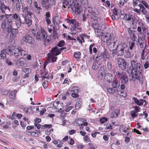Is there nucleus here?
I'll return each mask as SVG.
<instances>
[{
    "instance_id": "nucleus-1",
    "label": "nucleus",
    "mask_w": 149,
    "mask_h": 149,
    "mask_svg": "<svg viewBox=\"0 0 149 149\" xmlns=\"http://www.w3.org/2000/svg\"><path fill=\"white\" fill-rule=\"evenodd\" d=\"M131 65L132 67V70H127V71L129 73L132 74V79L138 80L140 83L142 84L143 82V79L142 74V70L141 65L136 63L135 61L132 60L131 62Z\"/></svg>"
},
{
    "instance_id": "nucleus-2",
    "label": "nucleus",
    "mask_w": 149,
    "mask_h": 149,
    "mask_svg": "<svg viewBox=\"0 0 149 149\" xmlns=\"http://www.w3.org/2000/svg\"><path fill=\"white\" fill-rule=\"evenodd\" d=\"M65 42L63 41L62 40L60 41L56 46L52 49L51 53H48V58L49 59L51 58L52 62L56 61L57 57H56V56L60 54L62 50L66 49L65 47L58 48V47H61L63 46Z\"/></svg>"
},
{
    "instance_id": "nucleus-3",
    "label": "nucleus",
    "mask_w": 149,
    "mask_h": 149,
    "mask_svg": "<svg viewBox=\"0 0 149 149\" xmlns=\"http://www.w3.org/2000/svg\"><path fill=\"white\" fill-rule=\"evenodd\" d=\"M115 51L118 56L124 55L127 58L130 56V53L129 47L125 43H120L117 45L115 48Z\"/></svg>"
},
{
    "instance_id": "nucleus-4",
    "label": "nucleus",
    "mask_w": 149,
    "mask_h": 149,
    "mask_svg": "<svg viewBox=\"0 0 149 149\" xmlns=\"http://www.w3.org/2000/svg\"><path fill=\"white\" fill-rule=\"evenodd\" d=\"M117 37H113L109 33L103 34L101 38V40L104 42L111 47H113L117 41Z\"/></svg>"
},
{
    "instance_id": "nucleus-5",
    "label": "nucleus",
    "mask_w": 149,
    "mask_h": 149,
    "mask_svg": "<svg viewBox=\"0 0 149 149\" xmlns=\"http://www.w3.org/2000/svg\"><path fill=\"white\" fill-rule=\"evenodd\" d=\"M8 53L10 56L14 55L16 58H18V56H24L26 55L28 52L20 47H18L17 48L12 47L9 49Z\"/></svg>"
},
{
    "instance_id": "nucleus-6",
    "label": "nucleus",
    "mask_w": 149,
    "mask_h": 149,
    "mask_svg": "<svg viewBox=\"0 0 149 149\" xmlns=\"http://www.w3.org/2000/svg\"><path fill=\"white\" fill-rule=\"evenodd\" d=\"M66 20L67 23L72 24L73 26L70 29V32L69 33L71 35H75L77 32L81 31V29L79 26V23L74 19H70L67 18Z\"/></svg>"
},
{
    "instance_id": "nucleus-7",
    "label": "nucleus",
    "mask_w": 149,
    "mask_h": 149,
    "mask_svg": "<svg viewBox=\"0 0 149 149\" xmlns=\"http://www.w3.org/2000/svg\"><path fill=\"white\" fill-rule=\"evenodd\" d=\"M100 69L102 70V71L100 72V75L99 76V78L100 80H103V82L104 83L107 82L109 83H110L112 82V81H113V79L115 77H113L112 74L110 73H106L104 75V68H101Z\"/></svg>"
},
{
    "instance_id": "nucleus-8",
    "label": "nucleus",
    "mask_w": 149,
    "mask_h": 149,
    "mask_svg": "<svg viewBox=\"0 0 149 149\" xmlns=\"http://www.w3.org/2000/svg\"><path fill=\"white\" fill-rule=\"evenodd\" d=\"M47 35L44 29L41 27V29L37 32L36 36V39L38 40H42L44 43L46 44L49 43L50 40L47 39Z\"/></svg>"
},
{
    "instance_id": "nucleus-9",
    "label": "nucleus",
    "mask_w": 149,
    "mask_h": 149,
    "mask_svg": "<svg viewBox=\"0 0 149 149\" xmlns=\"http://www.w3.org/2000/svg\"><path fill=\"white\" fill-rule=\"evenodd\" d=\"M113 72L114 74L117 75V77L120 79L122 83H125L127 82L128 78L125 72H119L118 70L116 68L113 69Z\"/></svg>"
},
{
    "instance_id": "nucleus-10",
    "label": "nucleus",
    "mask_w": 149,
    "mask_h": 149,
    "mask_svg": "<svg viewBox=\"0 0 149 149\" xmlns=\"http://www.w3.org/2000/svg\"><path fill=\"white\" fill-rule=\"evenodd\" d=\"M87 9L88 12L93 15L91 18L92 21H99L100 20V18L98 16L99 15V11L97 8L89 7L87 8Z\"/></svg>"
},
{
    "instance_id": "nucleus-11",
    "label": "nucleus",
    "mask_w": 149,
    "mask_h": 149,
    "mask_svg": "<svg viewBox=\"0 0 149 149\" xmlns=\"http://www.w3.org/2000/svg\"><path fill=\"white\" fill-rule=\"evenodd\" d=\"M40 3L43 8L46 10L51 8L56 3L55 0H40Z\"/></svg>"
},
{
    "instance_id": "nucleus-12",
    "label": "nucleus",
    "mask_w": 149,
    "mask_h": 149,
    "mask_svg": "<svg viewBox=\"0 0 149 149\" xmlns=\"http://www.w3.org/2000/svg\"><path fill=\"white\" fill-rule=\"evenodd\" d=\"M69 4L73 6L72 7V10L76 14H79L82 10L81 5L77 2V0H74V1L72 0V3L69 2Z\"/></svg>"
},
{
    "instance_id": "nucleus-13",
    "label": "nucleus",
    "mask_w": 149,
    "mask_h": 149,
    "mask_svg": "<svg viewBox=\"0 0 149 149\" xmlns=\"http://www.w3.org/2000/svg\"><path fill=\"white\" fill-rule=\"evenodd\" d=\"M47 64V62H45L43 65V69L41 70V73L42 74L41 77L42 80H44L45 79H48L49 78H51V79L53 78V77L52 75H50V74L48 73L47 71H46V67Z\"/></svg>"
},
{
    "instance_id": "nucleus-14",
    "label": "nucleus",
    "mask_w": 149,
    "mask_h": 149,
    "mask_svg": "<svg viewBox=\"0 0 149 149\" xmlns=\"http://www.w3.org/2000/svg\"><path fill=\"white\" fill-rule=\"evenodd\" d=\"M31 13H29V14H26L25 16L23 14H19L20 15H21L22 17L24 18V21L29 26H30L32 23V21L31 18Z\"/></svg>"
},
{
    "instance_id": "nucleus-15",
    "label": "nucleus",
    "mask_w": 149,
    "mask_h": 149,
    "mask_svg": "<svg viewBox=\"0 0 149 149\" xmlns=\"http://www.w3.org/2000/svg\"><path fill=\"white\" fill-rule=\"evenodd\" d=\"M12 15L11 14H3L1 15L0 16V20L1 21L3 19L6 20V22L9 25H11L13 24L12 19L10 17V16Z\"/></svg>"
},
{
    "instance_id": "nucleus-16",
    "label": "nucleus",
    "mask_w": 149,
    "mask_h": 149,
    "mask_svg": "<svg viewBox=\"0 0 149 149\" xmlns=\"http://www.w3.org/2000/svg\"><path fill=\"white\" fill-rule=\"evenodd\" d=\"M119 67L123 70H125L126 68V63L125 61L123 58H119L117 59Z\"/></svg>"
},
{
    "instance_id": "nucleus-17",
    "label": "nucleus",
    "mask_w": 149,
    "mask_h": 149,
    "mask_svg": "<svg viewBox=\"0 0 149 149\" xmlns=\"http://www.w3.org/2000/svg\"><path fill=\"white\" fill-rule=\"evenodd\" d=\"M133 100L137 105L139 106L143 105V103H145L143 106L145 107L147 105L148 103V102L145 100L141 99L139 100L136 97H134Z\"/></svg>"
},
{
    "instance_id": "nucleus-18",
    "label": "nucleus",
    "mask_w": 149,
    "mask_h": 149,
    "mask_svg": "<svg viewBox=\"0 0 149 149\" xmlns=\"http://www.w3.org/2000/svg\"><path fill=\"white\" fill-rule=\"evenodd\" d=\"M96 61L94 62L92 67L93 69L95 70L99 68V65L101 64L99 61L102 59V57L100 56L99 55L96 56Z\"/></svg>"
},
{
    "instance_id": "nucleus-19",
    "label": "nucleus",
    "mask_w": 149,
    "mask_h": 149,
    "mask_svg": "<svg viewBox=\"0 0 149 149\" xmlns=\"http://www.w3.org/2000/svg\"><path fill=\"white\" fill-rule=\"evenodd\" d=\"M24 41L26 43L30 44L33 43L35 40L33 38L28 35H27L23 37Z\"/></svg>"
},
{
    "instance_id": "nucleus-20",
    "label": "nucleus",
    "mask_w": 149,
    "mask_h": 149,
    "mask_svg": "<svg viewBox=\"0 0 149 149\" xmlns=\"http://www.w3.org/2000/svg\"><path fill=\"white\" fill-rule=\"evenodd\" d=\"M89 38L90 36H89L84 34H81L79 37H77V39L79 42L81 44L83 42H84V39H89Z\"/></svg>"
},
{
    "instance_id": "nucleus-21",
    "label": "nucleus",
    "mask_w": 149,
    "mask_h": 149,
    "mask_svg": "<svg viewBox=\"0 0 149 149\" xmlns=\"http://www.w3.org/2000/svg\"><path fill=\"white\" fill-rule=\"evenodd\" d=\"M128 33L129 35L130 38L133 41H135L137 39L136 35L134 33V31L131 29H129Z\"/></svg>"
},
{
    "instance_id": "nucleus-22",
    "label": "nucleus",
    "mask_w": 149,
    "mask_h": 149,
    "mask_svg": "<svg viewBox=\"0 0 149 149\" xmlns=\"http://www.w3.org/2000/svg\"><path fill=\"white\" fill-rule=\"evenodd\" d=\"M76 123L78 126H80L81 125H84V126H86L88 124V123L86 120L84 119L77 120H76Z\"/></svg>"
},
{
    "instance_id": "nucleus-23",
    "label": "nucleus",
    "mask_w": 149,
    "mask_h": 149,
    "mask_svg": "<svg viewBox=\"0 0 149 149\" xmlns=\"http://www.w3.org/2000/svg\"><path fill=\"white\" fill-rule=\"evenodd\" d=\"M7 9H8L9 11H10V9L8 6H6L3 3L1 4L0 5V13H5V11Z\"/></svg>"
},
{
    "instance_id": "nucleus-24",
    "label": "nucleus",
    "mask_w": 149,
    "mask_h": 149,
    "mask_svg": "<svg viewBox=\"0 0 149 149\" xmlns=\"http://www.w3.org/2000/svg\"><path fill=\"white\" fill-rule=\"evenodd\" d=\"M9 52V49L8 50L6 49H3L1 50L0 54V59H4L6 57V54H8V53Z\"/></svg>"
},
{
    "instance_id": "nucleus-25",
    "label": "nucleus",
    "mask_w": 149,
    "mask_h": 149,
    "mask_svg": "<svg viewBox=\"0 0 149 149\" xmlns=\"http://www.w3.org/2000/svg\"><path fill=\"white\" fill-rule=\"evenodd\" d=\"M100 55V56L103 58L104 59L107 58H108L109 57V54L105 50L101 54H99L98 56Z\"/></svg>"
},
{
    "instance_id": "nucleus-26",
    "label": "nucleus",
    "mask_w": 149,
    "mask_h": 149,
    "mask_svg": "<svg viewBox=\"0 0 149 149\" xmlns=\"http://www.w3.org/2000/svg\"><path fill=\"white\" fill-rule=\"evenodd\" d=\"M111 82H112V85L114 88H117L120 86L119 83L116 77L113 79V81H112Z\"/></svg>"
},
{
    "instance_id": "nucleus-27",
    "label": "nucleus",
    "mask_w": 149,
    "mask_h": 149,
    "mask_svg": "<svg viewBox=\"0 0 149 149\" xmlns=\"http://www.w3.org/2000/svg\"><path fill=\"white\" fill-rule=\"evenodd\" d=\"M24 21H22L21 18H19L15 21V24L17 28H19L21 26L22 24H24Z\"/></svg>"
},
{
    "instance_id": "nucleus-28",
    "label": "nucleus",
    "mask_w": 149,
    "mask_h": 149,
    "mask_svg": "<svg viewBox=\"0 0 149 149\" xmlns=\"http://www.w3.org/2000/svg\"><path fill=\"white\" fill-rule=\"evenodd\" d=\"M143 41V40L141 37H138V40L136 42L137 45H139L141 48H143L144 47Z\"/></svg>"
},
{
    "instance_id": "nucleus-29",
    "label": "nucleus",
    "mask_w": 149,
    "mask_h": 149,
    "mask_svg": "<svg viewBox=\"0 0 149 149\" xmlns=\"http://www.w3.org/2000/svg\"><path fill=\"white\" fill-rule=\"evenodd\" d=\"M94 44H92L89 47V51L90 52V53L91 54H92L93 53V52L94 53H96L97 52V49L96 48L94 47Z\"/></svg>"
},
{
    "instance_id": "nucleus-30",
    "label": "nucleus",
    "mask_w": 149,
    "mask_h": 149,
    "mask_svg": "<svg viewBox=\"0 0 149 149\" xmlns=\"http://www.w3.org/2000/svg\"><path fill=\"white\" fill-rule=\"evenodd\" d=\"M69 89L71 91L77 93L79 92V88L77 86H74L73 84L71 85L70 87L69 88Z\"/></svg>"
},
{
    "instance_id": "nucleus-31",
    "label": "nucleus",
    "mask_w": 149,
    "mask_h": 149,
    "mask_svg": "<svg viewBox=\"0 0 149 149\" xmlns=\"http://www.w3.org/2000/svg\"><path fill=\"white\" fill-rule=\"evenodd\" d=\"M128 130V128L125 127L124 125H121L119 129V131L120 132L124 135L127 132Z\"/></svg>"
},
{
    "instance_id": "nucleus-32",
    "label": "nucleus",
    "mask_w": 149,
    "mask_h": 149,
    "mask_svg": "<svg viewBox=\"0 0 149 149\" xmlns=\"http://www.w3.org/2000/svg\"><path fill=\"white\" fill-rule=\"evenodd\" d=\"M120 110L119 109H116L111 114V117L112 118H115L118 116L119 114Z\"/></svg>"
},
{
    "instance_id": "nucleus-33",
    "label": "nucleus",
    "mask_w": 149,
    "mask_h": 149,
    "mask_svg": "<svg viewBox=\"0 0 149 149\" xmlns=\"http://www.w3.org/2000/svg\"><path fill=\"white\" fill-rule=\"evenodd\" d=\"M82 101V99L80 98H78L76 100L75 105L76 109H78L80 108L81 104Z\"/></svg>"
},
{
    "instance_id": "nucleus-34",
    "label": "nucleus",
    "mask_w": 149,
    "mask_h": 149,
    "mask_svg": "<svg viewBox=\"0 0 149 149\" xmlns=\"http://www.w3.org/2000/svg\"><path fill=\"white\" fill-rule=\"evenodd\" d=\"M8 25L9 24L6 22V20L4 19L3 21L1 26L3 30H6L7 29V28L8 27Z\"/></svg>"
},
{
    "instance_id": "nucleus-35",
    "label": "nucleus",
    "mask_w": 149,
    "mask_h": 149,
    "mask_svg": "<svg viewBox=\"0 0 149 149\" xmlns=\"http://www.w3.org/2000/svg\"><path fill=\"white\" fill-rule=\"evenodd\" d=\"M18 32V30L17 29H13L10 34V36L11 37L14 38H15L16 35Z\"/></svg>"
},
{
    "instance_id": "nucleus-36",
    "label": "nucleus",
    "mask_w": 149,
    "mask_h": 149,
    "mask_svg": "<svg viewBox=\"0 0 149 149\" xmlns=\"http://www.w3.org/2000/svg\"><path fill=\"white\" fill-rule=\"evenodd\" d=\"M132 15H131L126 14L124 15L123 19L127 21H128L131 20L132 19Z\"/></svg>"
},
{
    "instance_id": "nucleus-37",
    "label": "nucleus",
    "mask_w": 149,
    "mask_h": 149,
    "mask_svg": "<svg viewBox=\"0 0 149 149\" xmlns=\"http://www.w3.org/2000/svg\"><path fill=\"white\" fill-rule=\"evenodd\" d=\"M95 31L97 36H102L103 35L102 31V30H101L100 28L95 29Z\"/></svg>"
},
{
    "instance_id": "nucleus-38",
    "label": "nucleus",
    "mask_w": 149,
    "mask_h": 149,
    "mask_svg": "<svg viewBox=\"0 0 149 149\" xmlns=\"http://www.w3.org/2000/svg\"><path fill=\"white\" fill-rule=\"evenodd\" d=\"M16 92V91L14 90V91L11 92L9 95L10 98L13 100L15 99V94Z\"/></svg>"
},
{
    "instance_id": "nucleus-39",
    "label": "nucleus",
    "mask_w": 149,
    "mask_h": 149,
    "mask_svg": "<svg viewBox=\"0 0 149 149\" xmlns=\"http://www.w3.org/2000/svg\"><path fill=\"white\" fill-rule=\"evenodd\" d=\"M92 26L93 29H98L100 28V24L97 23L93 22L92 24Z\"/></svg>"
},
{
    "instance_id": "nucleus-40",
    "label": "nucleus",
    "mask_w": 149,
    "mask_h": 149,
    "mask_svg": "<svg viewBox=\"0 0 149 149\" xmlns=\"http://www.w3.org/2000/svg\"><path fill=\"white\" fill-rule=\"evenodd\" d=\"M73 56L75 58H79L81 57V54L79 52H74Z\"/></svg>"
},
{
    "instance_id": "nucleus-41",
    "label": "nucleus",
    "mask_w": 149,
    "mask_h": 149,
    "mask_svg": "<svg viewBox=\"0 0 149 149\" xmlns=\"http://www.w3.org/2000/svg\"><path fill=\"white\" fill-rule=\"evenodd\" d=\"M107 92L111 94H113L115 93V90L112 88H107Z\"/></svg>"
},
{
    "instance_id": "nucleus-42",
    "label": "nucleus",
    "mask_w": 149,
    "mask_h": 149,
    "mask_svg": "<svg viewBox=\"0 0 149 149\" xmlns=\"http://www.w3.org/2000/svg\"><path fill=\"white\" fill-rule=\"evenodd\" d=\"M139 10L141 12L142 14L144 15H146L147 14V11L144 7L141 8H140Z\"/></svg>"
},
{
    "instance_id": "nucleus-43",
    "label": "nucleus",
    "mask_w": 149,
    "mask_h": 149,
    "mask_svg": "<svg viewBox=\"0 0 149 149\" xmlns=\"http://www.w3.org/2000/svg\"><path fill=\"white\" fill-rule=\"evenodd\" d=\"M12 17L13 19L16 20L18 19L19 18H21L20 16H19V15H17L16 13L13 14Z\"/></svg>"
},
{
    "instance_id": "nucleus-44",
    "label": "nucleus",
    "mask_w": 149,
    "mask_h": 149,
    "mask_svg": "<svg viewBox=\"0 0 149 149\" xmlns=\"http://www.w3.org/2000/svg\"><path fill=\"white\" fill-rule=\"evenodd\" d=\"M22 70L26 74H29L31 72V69L27 68H23Z\"/></svg>"
},
{
    "instance_id": "nucleus-45",
    "label": "nucleus",
    "mask_w": 149,
    "mask_h": 149,
    "mask_svg": "<svg viewBox=\"0 0 149 149\" xmlns=\"http://www.w3.org/2000/svg\"><path fill=\"white\" fill-rule=\"evenodd\" d=\"M107 118L105 117H103L100 119V123H104L105 122L107 121Z\"/></svg>"
},
{
    "instance_id": "nucleus-46",
    "label": "nucleus",
    "mask_w": 149,
    "mask_h": 149,
    "mask_svg": "<svg viewBox=\"0 0 149 149\" xmlns=\"http://www.w3.org/2000/svg\"><path fill=\"white\" fill-rule=\"evenodd\" d=\"M42 84L44 88H46L48 86V81H44Z\"/></svg>"
},
{
    "instance_id": "nucleus-47",
    "label": "nucleus",
    "mask_w": 149,
    "mask_h": 149,
    "mask_svg": "<svg viewBox=\"0 0 149 149\" xmlns=\"http://www.w3.org/2000/svg\"><path fill=\"white\" fill-rule=\"evenodd\" d=\"M30 133V135L33 136L38 137L39 135L37 133L34 132H29Z\"/></svg>"
},
{
    "instance_id": "nucleus-48",
    "label": "nucleus",
    "mask_w": 149,
    "mask_h": 149,
    "mask_svg": "<svg viewBox=\"0 0 149 149\" xmlns=\"http://www.w3.org/2000/svg\"><path fill=\"white\" fill-rule=\"evenodd\" d=\"M137 112L135 111H132L131 112V115L132 117H135L137 115Z\"/></svg>"
},
{
    "instance_id": "nucleus-49",
    "label": "nucleus",
    "mask_w": 149,
    "mask_h": 149,
    "mask_svg": "<svg viewBox=\"0 0 149 149\" xmlns=\"http://www.w3.org/2000/svg\"><path fill=\"white\" fill-rule=\"evenodd\" d=\"M31 109V107H30L29 108H28V107H24V108L23 109V110L24 111V112L26 113H28V111L29 109Z\"/></svg>"
},
{
    "instance_id": "nucleus-50",
    "label": "nucleus",
    "mask_w": 149,
    "mask_h": 149,
    "mask_svg": "<svg viewBox=\"0 0 149 149\" xmlns=\"http://www.w3.org/2000/svg\"><path fill=\"white\" fill-rule=\"evenodd\" d=\"M135 46L134 43L132 42L129 44V48L130 50H132L133 49L134 47Z\"/></svg>"
},
{
    "instance_id": "nucleus-51",
    "label": "nucleus",
    "mask_w": 149,
    "mask_h": 149,
    "mask_svg": "<svg viewBox=\"0 0 149 149\" xmlns=\"http://www.w3.org/2000/svg\"><path fill=\"white\" fill-rule=\"evenodd\" d=\"M149 66V62L147 61L143 64V66L145 69H147L148 68Z\"/></svg>"
},
{
    "instance_id": "nucleus-52",
    "label": "nucleus",
    "mask_w": 149,
    "mask_h": 149,
    "mask_svg": "<svg viewBox=\"0 0 149 149\" xmlns=\"http://www.w3.org/2000/svg\"><path fill=\"white\" fill-rule=\"evenodd\" d=\"M137 0H132V5L134 7H135L136 6H137L138 2Z\"/></svg>"
},
{
    "instance_id": "nucleus-53",
    "label": "nucleus",
    "mask_w": 149,
    "mask_h": 149,
    "mask_svg": "<svg viewBox=\"0 0 149 149\" xmlns=\"http://www.w3.org/2000/svg\"><path fill=\"white\" fill-rule=\"evenodd\" d=\"M22 10L23 12H26L28 13V14H29V13H30L29 11H28V8L26 6L24 7H22Z\"/></svg>"
},
{
    "instance_id": "nucleus-54",
    "label": "nucleus",
    "mask_w": 149,
    "mask_h": 149,
    "mask_svg": "<svg viewBox=\"0 0 149 149\" xmlns=\"http://www.w3.org/2000/svg\"><path fill=\"white\" fill-rule=\"evenodd\" d=\"M59 103V102L58 101L54 102L53 103V106L56 109Z\"/></svg>"
},
{
    "instance_id": "nucleus-55",
    "label": "nucleus",
    "mask_w": 149,
    "mask_h": 149,
    "mask_svg": "<svg viewBox=\"0 0 149 149\" xmlns=\"http://www.w3.org/2000/svg\"><path fill=\"white\" fill-rule=\"evenodd\" d=\"M88 109L90 111H91V113H94L95 112V111L93 110V108L91 107L90 104L89 105L88 107ZM90 113H91L90 111Z\"/></svg>"
},
{
    "instance_id": "nucleus-56",
    "label": "nucleus",
    "mask_w": 149,
    "mask_h": 149,
    "mask_svg": "<svg viewBox=\"0 0 149 149\" xmlns=\"http://www.w3.org/2000/svg\"><path fill=\"white\" fill-rule=\"evenodd\" d=\"M7 29L8 31L9 32H10L13 29H12V24L10 25L9 24L8 26V27L7 28Z\"/></svg>"
},
{
    "instance_id": "nucleus-57",
    "label": "nucleus",
    "mask_w": 149,
    "mask_h": 149,
    "mask_svg": "<svg viewBox=\"0 0 149 149\" xmlns=\"http://www.w3.org/2000/svg\"><path fill=\"white\" fill-rule=\"evenodd\" d=\"M16 7L18 10H20L21 8V5L19 3H17L16 5Z\"/></svg>"
},
{
    "instance_id": "nucleus-58",
    "label": "nucleus",
    "mask_w": 149,
    "mask_h": 149,
    "mask_svg": "<svg viewBox=\"0 0 149 149\" xmlns=\"http://www.w3.org/2000/svg\"><path fill=\"white\" fill-rule=\"evenodd\" d=\"M52 126V125L51 124H49V125H47V124H45L44 125L42 126V128H43L44 127V128H50Z\"/></svg>"
},
{
    "instance_id": "nucleus-59",
    "label": "nucleus",
    "mask_w": 149,
    "mask_h": 149,
    "mask_svg": "<svg viewBox=\"0 0 149 149\" xmlns=\"http://www.w3.org/2000/svg\"><path fill=\"white\" fill-rule=\"evenodd\" d=\"M34 125L37 127L38 129H39L40 128H41V127H42L43 126L39 123H35Z\"/></svg>"
},
{
    "instance_id": "nucleus-60",
    "label": "nucleus",
    "mask_w": 149,
    "mask_h": 149,
    "mask_svg": "<svg viewBox=\"0 0 149 149\" xmlns=\"http://www.w3.org/2000/svg\"><path fill=\"white\" fill-rule=\"evenodd\" d=\"M107 67L110 70H111L112 66L110 62H108L107 63Z\"/></svg>"
},
{
    "instance_id": "nucleus-61",
    "label": "nucleus",
    "mask_w": 149,
    "mask_h": 149,
    "mask_svg": "<svg viewBox=\"0 0 149 149\" xmlns=\"http://www.w3.org/2000/svg\"><path fill=\"white\" fill-rule=\"evenodd\" d=\"M6 63L9 65H12V62L10 61V59L8 58H7L6 59Z\"/></svg>"
},
{
    "instance_id": "nucleus-62",
    "label": "nucleus",
    "mask_w": 149,
    "mask_h": 149,
    "mask_svg": "<svg viewBox=\"0 0 149 149\" xmlns=\"http://www.w3.org/2000/svg\"><path fill=\"white\" fill-rule=\"evenodd\" d=\"M71 95V96L72 97L74 98H77L79 97V95L77 94V93H72Z\"/></svg>"
},
{
    "instance_id": "nucleus-63",
    "label": "nucleus",
    "mask_w": 149,
    "mask_h": 149,
    "mask_svg": "<svg viewBox=\"0 0 149 149\" xmlns=\"http://www.w3.org/2000/svg\"><path fill=\"white\" fill-rule=\"evenodd\" d=\"M141 2L146 8H148L149 6L145 1H142Z\"/></svg>"
},
{
    "instance_id": "nucleus-64",
    "label": "nucleus",
    "mask_w": 149,
    "mask_h": 149,
    "mask_svg": "<svg viewBox=\"0 0 149 149\" xmlns=\"http://www.w3.org/2000/svg\"><path fill=\"white\" fill-rule=\"evenodd\" d=\"M45 20L48 24H51V21L49 18H45Z\"/></svg>"
}]
</instances>
